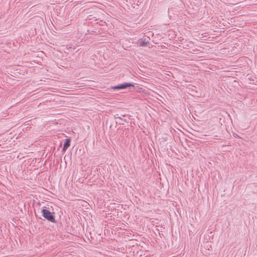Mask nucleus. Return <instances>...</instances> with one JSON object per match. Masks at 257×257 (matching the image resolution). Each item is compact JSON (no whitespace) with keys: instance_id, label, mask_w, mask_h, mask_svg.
<instances>
[{"instance_id":"nucleus-1","label":"nucleus","mask_w":257,"mask_h":257,"mask_svg":"<svg viewBox=\"0 0 257 257\" xmlns=\"http://www.w3.org/2000/svg\"><path fill=\"white\" fill-rule=\"evenodd\" d=\"M53 207L47 205L44 206L41 210V212L42 213L43 217L47 219V220L54 223L56 222L55 217L54 214H55L53 212H51V210H53Z\"/></svg>"},{"instance_id":"nucleus-2","label":"nucleus","mask_w":257,"mask_h":257,"mask_svg":"<svg viewBox=\"0 0 257 257\" xmlns=\"http://www.w3.org/2000/svg\"><path fill=\"white\" fill-rule=\"evenodd\" d=\"M128 87H134V85L133 84L130 83H125L123 84H121L117 86H112L111 87L112 89H125Z\"/></svg>"},{"instance_id":"nucleus-3","label":"nucleus","mask_w":257,"mask_h":257,"mask_svg":"<svg viewBox=\"0 0 257 257\" xmlns=\"http://www.w3.org/2000/svg\"><path fill=\"white\" fill-rule=\"evenodd\" d=\"M70 139H67L66 140L65 143L63 148V151L65 152L67 148L70 146Z\"/></svg>"},{"instance_id":"nucleus-4","label":"nucleus","mask_w":257,"mask_h":257,"mask_svg":"<svg viewBox=\"0 0 257 257\" xmlns=\"http://www.w3.org/2000/svg\"><path fill=\"white\" fill-rule=\"evenodd\" d=\"M142 91V88H139L137 90V91L141 92Z\"/></svg>"}]
</instances>
